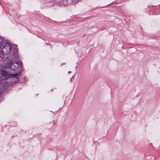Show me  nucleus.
Wrapping results in <instances>:
<instances>
[{"label": "nucleus", "instance_id": "0eeeda50", "mask_svg": "<svg viewBox=\"0 0 160 160\" xmlns=\"http://www.w3.org/2000/svg\"><path fill=\"white\" fill-rule=\"evenodd\" d=\"M68 72V73H70L71 72Z\"/></svg>", "mask_w": 160, "mask_h": 160}, {"label": "nucleus", "instance_id": "7ed1b4c3", "mask_svg": "<svg viewBox=\"0 0 160 160\" xmlns=\"http://www.w3.org/2000/svg\"><path fill=\"white\" fill-rule=\"evenodd\" d=\"M1 74L4 77H6L8 75V73L6 71L4 70H2L1 71Z\"/></svg>", "mask_w": 160, "mask_h": 160}, {"label": "nucleus", "instance_id": "423d86ee", "mask_svg": "<svg viewBox=\"0 0 160 160\" xmlns=\"http://www.w3.org/2000/svg\"><path fill=\"white\" fill-rule=\"evenodd\" d=\"M2 42H0V48H2Z\"/></svg>", "mask_w": 160, "mask_h": 160}, {"label": "nucleus", "instance_id": "f257e3e1", "mask_svg": "<svg viewBox=\"0 0 160 160\" xmlns=\"http://www.w3.org/2000/svg\"><path fill=\"white\" fill-rule=\"evenodd\" d=\"M22 62H18L16 61H12L7 62L6 64V67L9 68L14 70H17L18 69L21 68Z\"/></svg>", "mask_w": 160, "mask_h": 160}, {"label": "nucleus", "instance_id": "20e7f679", "mask_svg": "<svg viewBox=\"0 0 160 160\" xmlns=\"http://www.w3.org/2000/svg\"><path fill=\"white\" fill-rule=\"evenodd\" d=\"M1 48H0V49ZM2 52L0 51V60H1L4 57V55L3 54Z\"/></svg>", "mask_w": 160, "mask_h": 160}, {"label": "nucleus", "instance_id": "f03ea898", "mask_svg": "<svg viewBox=\"0 0 160 160\" xmlns=\"http://www.w3.org/2000/svg\"><path fill=\"white\" fill-rule=\"evenodd\" d=\"M11 46L9 43H7L2 49V52L3 54H8L11 52Z\"/></svg>", "mask_w": 160, "mask_h": 160}, {"label": "nucleus", "instance_id": "39448f33", "mask_svg": "<svg viewBox=\"0 0 160 160\" xmlns=\"http://www.w3.org/2000/svg\"><path fill=\"white\" fill-rule=\"evenodd\" d=\"M12 75L13 76V77H15L18 76V74L16 73L15 74H12Z\"/></svg>", "mask_w": 160, "mask_h": 160}]
</instances>
